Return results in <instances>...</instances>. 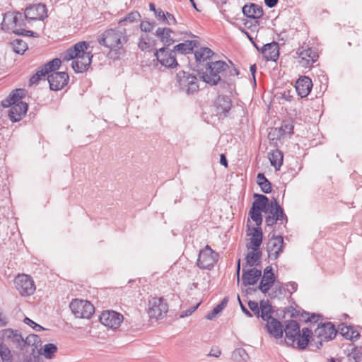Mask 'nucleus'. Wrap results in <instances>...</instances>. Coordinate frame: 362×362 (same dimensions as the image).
Listing matches in <instances>:
<instances>
[{"instance_id": "obj_1", "label": "nucleus", "mask_w": 362, "mask_h": 362, "mask_svg": "<svg viewBox=\"0 0 362 362\" xmlns=\"http://www.w3.org/2000/svg\"><path fill=\"white\" fill-rule=\"evenodd\" d=\"M129 37L125 29L115 28L107 29L98 37V42L110 49L109 55L114 59L124 55V46L128 42Z\"/></svg>"}, {"instance_id": "obj_2", "label": "nucleus", "mask_w": 362, "mask_h": 362, "mask_svg": "<svg viewBox=\"0 0 362 362\" xmlns=\"http://www.w3.org/2000/svg\"><path fill=\"white\" fill-rule=\"evenodd\" d=\"M286 337L285 342L288 346L304 350L308 345L312 331L303 328L301 331L298 323L295 320L288 321L284 329Z\"/></svg>"}, {"instance_id": "obj_3", "label": "nucleus", "mask_w": 362, "mask_h": 362, "mask_svg": "<svg viewBox=\"0 0 362 362\" xmlns=\"http://www.w3.org/2000/svg\"><path fill=\"white\" fill-rule=\"evenodd\" d=\"M24 94V90L16 89L13 90L9 95L1 101L4 107H11L8 117L13 122L20 121L28 110L26 103L21 101Z\"/></svg>"}, {"instance_id": "obj_4", "label": "nucleus", "mask_w": 362, "mask_h": 362, "mask_svg": "<svg viewBox=\"0 0 362 362\" xmlns=\"http://www.w3.org/2000/svg\"><path fill=\"white\" fill-rule=\"evenodd\" d=\"M23 16L21 13L8 12L4 14L3 21L1 23V28L8 33H13L16 35H22L25 36L37 37V34L31 31L25 30Z\"/></svg>"}, {"instance_id": "obj_5", "label": "nucleus", "mask_w": 362, "mask_h": 362, "mask_svg": "<svg viewBox=\"0 0 362 362\" xmlns=\"http://www.w3.org/2000/svg\"><path fill=\"white\" fill-rule=\"evenodd\" d=\"M337 332L331 322L322 323L315 329L312 340L309 341L310 350L320 349L323 341L334 339Z\"/></svg>"}, {"instance_id": "obj_6", "label": "nucleus", "mask_w": 362, "mask_h": 362, "mask_svg": "<svg viewBox=\"0 0 362 362\" xmlns=\"http://www.w3.org/2000/svg\"><path fill=\"white\" fill-rule=\"evenodd\" d=\"M229 69L228 65L223 61L218 60L206 63L205 71L202 78L204 82L211 85H217L225 72Z\"/></svg>"}, {"instance_id": "obj_7", "label": "nucleus", "mask_w": 362, "mask_h": 362, "mask_svg": "<svg viewBox=\"0 0 362 362\" xmlns=\"http://www.w3.org/2000/svg\"><path fill=\"white\" fill-rule=\"evenodd\" d=\"M177 82L180 89L187 94H192L199 89L197 78L184 71L177 74Z\"/></svg>"}, {"instance_id": "obj_8", "label": "nucleus", "mask_w": 362, "mask_h": 362, "mask_svg": "<svg viewBox=\"0 0 362 362\" xmlns=\"http://www.w3.org/2000/svg\"><path fill=\"white\" fill-rule=\"evenodd\" d=\"M267 212L269 215L266 217L265 222L269 226H272L276 224L277 221H281V223H286L288 221L283 209L280 206L275 198L271 200Z\"/></svg>"}, {"instance_id": "obj_9", "label": "nucleus", "mask_w": 362, "mask_h": 362, "mask_svg": "<svg viewBox=\"0 0 362 362\" xmlns=\"http://www.w3.org/2000/svg\"><path fill=\"white\" fill-rule=\"evenodd\" d=\"M218 254L214 251L210 246L206 245L199 252L197 264L202 269L211 270L218 259Z\"/></svg>"}, {"instance_id": "obj_10", "label": "nucleus", "mask_w": 362, "mask_h": 362, "mask_svg": "<svg viewBox=\"0 0 362 362\" xmlns=\"http://www.w3.org/2000/svg\"><path fill=\"white\" fill-rule=\"evenodd\" d=\"M72 313L78 318L89 319L94 313L93 305L88 300L75 299L70 303Z\"/></svg>"}, {"instance_id": "obj_11", "label": "nucleus", "mask_w": 362, "mask_h": 362, "mask_svg": "<svg viewBox=\"0 0 362 362\" xmlns=\"http://www.w3.org/2000/svg\"><path fill=\"white\" fill-rule=\"evenodd\" d=\"M168 305L163 298H152L148 304V315L152 319H160L166 315Z\"/></svg>"}, {"instance_id": "obj_12", "label": "nucleus", "mask_w": 362, "mask_h": 362, "mask_svg": "<svg viewBox=\"0 0 362 362\" xmlns=\"http://www.w3.org/2000/svg\"><path fill=\"white\" fill-rule=\"evenodd\" d=\"M0 342L12 349L21 350L23 337L18 330L5 329L0 332Z\"/></svg>"}, {"instance_id": "obj_13", "label": "nucleus", "mask_w": 362, "mask_h": 362, "mask_svg": "<svg viewBox=\"0 0 362 362\" xmlns=\"http://www.w3.org/2000/svg\"><path fill=\"white\" fill-rule=\"evenodd\" d=\"M16 288L23 296H31L36 288L32 277L27 274L18 275L14 281Z\"/></svg>"}, {"instance_id": "obj_14", "label": "nucleus", "mask_w": 362, "mask_h": 362, "mask_svg": "<svg viewBox=\"0 0 362 362\" xmlns=\"http://www.w3.org/2000/svg\"><path fill=\"white\" fill-rule=\"evenodd\" d=\"M99 320L104 326L115 329L120 326L124 320V317L116 311L107 310L101 313L99 316Z\"/></svg>"}, {"instance_id": "obj_15", "label": "nucleus", "mask_w": 362, "mask_h": 362, "mask_svg": "<svg viewBox=\"0 0 362 362\" xmlns=\"http://www.w3.org/2000/svg\"><path fill=\"white\" fill-rule=\"evenodd\" d=\"M284 251V238L273 235L267 243V252L270 259L276 260Z\"/></svg>"}, {"instance_id": "obj_16", "label": "nucleus", "mask_w": 362, "mask_h": 362, "mask_svg": "<svg viewBox=\"0 0 362 362\" xmlns=\"http://www.w3.org/2000/svg\"><path fill=\"white\" fill-rule=\"evenodd\" d=\"M47 8L45 4H35L25 8L24 17L28 21H42L47 16Z\"/></svg>"}, {"instance_id": "obj_17", "label": "nucleus", "mask_w": 362, "mask_h": 362, "mask_svg": "<svg viewBox=\"0 0 362 362\" xmlns=\"http://www.w3.org/2000/svg\"><path fill=\"white\" fill-rule=\"evenodd\" d=\"M155 56L160 64L165 67L173 68L178 65L174 51H168L166 48L163 47L156 51Z\"/></svg>"}, {"instance_id": "obj_18", "label": "nucleus", "mask_w": 362, "mask_h": 362, "mask_svg": "<svg viewBox=\"0 0 362 362\" xmlns=\"http://www.w3.org/2000/svg\"><path fill=\"white\" fill-rule=\"evenodd\" d=\"M48 82L51 90L62 89L68 83L69 76L66 72H52L48 75Z\"/></svg>"}, {"instance_id": "obj_19", "label": "nucleus", "mask_w": 362, "mask_h": 362, "mask_svg": "<svg viewBox=\"0 0 362 362\" xmlns=\"http://www.w3.org/2000/svg\"><path fill=\"white\" fill-rule=\"evenodd\" d=\"M93 54L90 52L84 51V54H80L78 57L72 62V68L77 73H82L86 71L92 62Z\"/></svg>"}, {"instance_id": "obj_20", "label": "nucleus", "mask_w": 362, "mask_h": 362, "mask_svg": "<svg viewBox=\"0 0 362 362\" xmlns=\"http://www.w3.org/2000/svg\"><path fill=\"white\" fill-rule=\"evenodd\" d=\"M88 46L89 44L85 41L79 42L63 52L62 58L64 61H74L80 54H84V51L88 49Z\"/></svg>"}, {"instance_id": "obj_21", "label": "nucleus", "mask_w": 362, "mask_h": 362, "mask_svg": "<svg viewBox=\"0 0 362 362\" xmlns=\"http://www.w3.org/2000/svg\"><path fill=\"white\" fill-rule=\"evenodd\" d=\"M297 53L299 56V63L305 67L311 66L318 58L317 54L310 48L302 47L298 49Z\"/></svg>"}, {"instance_id": "obj_22", "label": "nucleus", "mask_w": 362, "mask_h": 362, "mask_svg": "<svg viewBox=\"0 0 362 362\" xmlns=\"http://www.w3.org/2000/svg\"><path fill=\"white\" fill-rule=\"evenodd\" d=\"M262 276V271L257 268L243 269L242 281L245 286L255 285Z\"/></svg>"}, {"instance_id": "obj_23", "label": "nucleus", "mask_w": 362, "mask_h": 362, "mask_svg": "<svg viewBox=\"0 0 362 362\" xmlns=\"http://www.w3.org/2000/svg\"><path fill=\"white\" fill-rule=\"evenodd\" d=\"M215 107L217 115L225 117L231 109V100L228 96L219 95L215 101Z\"/></svg>"}, {"instance_id": "obj_24", "label": "nucleus", "mask_w": 362, "mask_h": 362, "mask_svg": "<svg viewBox=\"0 0 362 362\" xmlns=\"http://www.w3.org/2000/svg\"><path fill=\"white\" fill-rule=\"evenodd\" d=\"M295 87L298 95L305 98L311 91L313 83L309 77L302 76L297 80Z\"/></svg>"}, {"instance_id": "obj_25", "label": "nucleus", "mask_w": 362, "mask_h": 362, "mask_svg": "<svg viewBox=\"0 0 362 362\" xmlns=\"http://www.w3.org/2000/svg\"><path fill=\"white\" fill-rule=\"evenodd\" d=\"M261 52L267 61L276 62L279 56V45L275 42L268 43L263 46Z\"/></svg>"}, {"instance_id": "obj_26", "label": "nucleus", "mask_w": 362, "mask_h": 362, "mask_svg": "<svg viewBox=\"0 0 362 362\" xmlns=\"http://www.w3.org/2000/svg\"><path fill=\"white\" fill-rule=\"evenodd\" d=\"M268 332L276 339H280L283 336V325L276 318H270L266 325Z\"/></svg>"}, {"instance_id": "obj_27", "label": "nucleus", "mask_w": 362, "mask_h": 362, "mask_svg": "<svg viewBox=\"0 0 362 362\" xmlns=\"http://www.w3.org/2000/svg\"><path fill=\"white\" fill-rule=\"evenodd\" d=\"M243 13L248 18L258 19L262 16L263 10L261 6L255 4H250L243 7Z\"/></svg>"}, {"instance_id": "obj_28", "label": "nucleus", "mask_w": 362, "mask_h": 362, "mask_svg": "<svg viewBox=\"0 0 362 362\" xmlns=\"http://www.w3.org/2000/svg\"><path fill=\"white\" fill-rule=\"evenodd\" d=\"M40 341V338L36 334H29L25 339L23 338V343H22V349H26L27 352L32 354L35 353L37 348V344Z\"/></svg>"}, {"instance_id": "obj_29", "label": "nucleus", "mask_w": 362, "mask_h": 362, "mask_svg": "<svg viewBox=\"0 0 362 362\" xmlns=\"http://www.w3.org/2000/svg\"><path fill=\"white\" fill-rule=\"evenodd\" d=\"M255 201L252 204L254 210L261 211L263 212H267V207L269 208L270 202L269 199L263 194H255Z\"/></svg>"}, {"instance_id": "obj_30", "label": "nucleus", "mask_w": 362, "mask_h": 362, "mask_svg": "<svg viewBox=\"0 0 362 362\" xmlns=\"http://www.w3.org/2000/svg\"><path fill=\"white\" fill-rule=\"evenodd\" d=\"M214 54V52L208 47H201L197 50L194 53V57L196 62L199 64H206L208 60H210L211 57Z\"/></svg>"}, {"instance_id": "obj_31", "label": "nucleus", "mask_w": 362, "mask_h": 362, "mask_svg": "<svg viewBox=\"0 0 362 362\" xmlns=\"http://www.w3.org/2000/svg\"><path fill=\"white\" fill-rule=\"evenodd\" d=\"M268 158L270 163L275 168L276 170H279L283 163V153L279 149H275L269 153Z\"/></svg>"}, {"instance_id": "obj_32", "label": "nucleus", "mask_w": 362, "mask_h": 362, "mask_svg": "<svg viewBox=\"0 0 362 362\" xmlns=\"http://www.w3.org/2000/svg\"><path fill=\"white\" fill-rule=\"evenodd\" d=\"M275 276L262 275L258 288L263 293H267L275 282Z\"/></svg>"}, {"instance_id": "obj_33", "label": "nucleus", "mask_w": 362, "mask_h": 362, "mask_svg": "<svg viewBox=\"0 0 362 362\" xmlns=\"http://www.w3.org/2000/svg\"><path fill=\"white\" fill-rule=\"evenodd\" d=\"M252 230L250 238L251 248L252 250L257 251L262 242V231L259 228H254Z\"/></svg>"}, {"instance_id": "obj_34", "label": "nucleus", "mask_w": 362, "mask_h": 362, "mask_svg": "<svg viewBox=\"0 0 362 362\" xmlns=\"http://www.w3.org/2000/svg\"><path fill=\"white\" fill-rule=\"evenodd\" d=\"M171 33L172 30L170 28H158L156 30V35L165 45L169 46L174 42V40L171 37Z\"/></svg>"}, {"instance_id": "obj_35", "label": "nucleus", "mask_w": 362, "mask_h": 362, "mask_svg": "<svg viewBox=\"0 0 362 362\" xmlns=\"http://www.w3.org/2000/svg\"><path fill=\"white\" fill-rule=\"evenodd\" d=\"M197 44L195 40H187L175 46L174 49L182 54H187L191 52Z\"/></svg>"}, {"instance_id": "obj_36", "label": "nucleus", "mask_w": 362, "mask_h": 362, "mask_svg": "<svg viewBox=\"0 0 362 362\" xmlns=\"http://www.w3.org/2000/svg\"><path fill=\"white\" fill-rule=\"evenodd\" d=\"M257 182L262 191L264 193H269L272 191V184L263 173H258Z\"/></svg>"}, {"instance_id": "obj_37", "label": "nucleus", "mask_w": 362, "mask_h": 362, "mask_svg": "<svg viewBox=\"0 0 362 362\" xmlns=\"http://www.w3.org/2000/svg\"><path fill=\"white\" fill-rule=\"evenodd\" d=\"M272 307L267 301L262 300L260 302V312L259 316L263 320H269L270 318H274L271 315Z\"/></svg>"}, {"instance_id": "obj_38", "label": "nucleus", "mask_w": 362, "mask_h": 362, "mask_svg": "<svg viewBox=\"0 0 362 362\" xmlns=\"http://www.w3.org/2000/svg\"><path fill=\"white\" fill-rule=\"evenodd\" d=\"M340 329L341 334L348 339L355 340L359 337V333L351 327L344 326Z\"/></svg>"}, {"instance_id": "obj_39", "label": "nucleus", "mask_w": 362, "mask_h": 362, "mask_svg": "<svg viewBox=\"0 0 362 362\" xmlns=\"http://www.w3.org/2000/svg\"><path fill=\"white\" fill-rule=\"evenodd\" d=\"M57 351V347L54 344H46L44 345L42 352L41 353L46 358L51 359L54 356Z\"/></svg>"}, {"instance_id": "obj_40", "label": "nucleus", "mask_w": 362, "mask_h": 362, "mask_svg": "<svg viewBox=\"0 0 362 362\" xmlns=\"http://www.w3.org/2000/svg\"><path fill=\"white\" fill-rule=\"evenodd\" d=\"M0 357L2 362H13L11 350L8 346L0 342Z\"/></svg>"}, {"instance_id": "obj_41", "label": "nucleus", "mask_w": 362, "mask_h": 362, "mask_svg": "<svg viewBox=\"0 0 362 362\" xmlns=\"http://www.w3.org/2000/svg\"><path fill=\"white\" fill-rule=\"evenodd\" d=\"M260 258L261 252L258 250H252V252L247 253L245 259L247 264L250 267H253L259 261Z\"/></svg>"}, {"instance_id": "obj_42", "label": "nucleus", "mask_w": 362, "mask_h": 362, "mask_svg": "<svg viewBox=\"0 0 362 362\" xmlns=\"http://www.w3.org/2000/svg\"><path fill=\"white\" fill-rule=\"evenodd\" d=\"M139 48L142 51L151 50L150 37L148 35H141L138 42Z\"/></svg>"}, {"instance_id": "obj_43", "label": "nucleus", "mask_w": 362, "mask_h": 362, "mask_svg": "<svg viewBox=\"0 0 362 362\" xmlns=\"http://www.w3.org/2000/svg\"><path fill=\"white\" fill-rule=\"evenodd\" d=\"M62 61L60 59L55 58L43 66V68L47 71V74L49 75V72H52L57 69L61 65Z\"/></svg>"}, {"instance_id": "obj_44", "label": "nucleus", "mask_w": 362, "mask_h": 362, "mask_svg": "<svg viewBox=\"0 0 362 362\" xmlns=\"http://www.w3.org/2000/svg\"><path fill=\"white\" fill-rule=\"evenodd\" d=\"M13 50L17 54H23L28 49V45L22 40H16L13 43Z\"/></svg>"}, {"instance_id": "obj_45", "label": "nucleus", "mask_w": 362, "mask_h": 362, "mask_svg": "<svg viewBox=\"0 0 362 362\" xmlns=\"http://www.w3.org/2000/svg\"><path fill=\"white\" fill-rule=\"evenodd\" d=\"M349 359L354 360L355 362H362V350L361 348L354 347L351 349L349 354Z\"/></svg>"}, {"instance_id": "obj_46", "label": "nucleus", "mask_w": 362, "mask_h": 362, "mask_svg": "<svg viewBox=\"0 0 362 362\" xmlns=\"http://www.w3.org/2000/svg\"><path fill=\"white\" fill-rule=\"evenodd\" d=\"M47 71H45L43 66L40 67L37 72L30 78V85L36 84L41 79L42 76L47 75Z\"/></svg>"}, {"instance_id": "obj_47", "label": "nucleus", "mask_w": 362, "mask_h": 362, "mask_svg": "<svg viewBox=\"0 0 362 362\" xmlns=\"http://www.w3.org/2000/svg\"><path fill=\"white\" fill-rule=\"evenodd\" d=\"M261 212V211L254 210L253 209H251L250 211L251 218L257 226L260 225L262 222V216Z\"/></svg>"}, {"instance_id": "obj_48", "label": "nucleus", "mask_w": 362, "mask_h": 362, "mask_svg": "<svg viewBox=\"0 0 362 362\" xmlns=\"http://www.w3.org/2000/svg\"><path fill=\"white\" fill-rule=\"evenodd\" d=\"M140 17L139 13L137 11H133L127 15L124 18L119 21V23L124 22L133 23L136 21Z\"/></svg>"}, {"instance_id": "obj_49", "label": "nucleus", "mask_w": 362, "mask_h": 362, "mask_svg": "<svg viewBox=\"0 0 362 362\" xmlns=\"http://www.w3.org/2000/svg\"><path fill=\"white\" fill-rule=\"evenodd\" d=\"M154 14L156 16V17H158V18L160 21H162L163 22H165L167 24L170 25V23L168 21L166 15L161 8H158L156 10H155Z\"/></svg>"}, {"instance_id": "obj_50", "label": "nucleus", "mask_w": 362, "mask_h": 362, "mask_svg": "<svg viewBox=\"0 0 362 362\" xmlns=\"http://www.w3.org/2000/svg\"><path fill=\"white\" fill-rule=\"evenodd\" d=\"M24 322L25 324H27L28 325H29L30 327H33V329L36 332H39V331L45 329L42 326L37 324L36 322H35L34 321H33L32 320H30L28 317H25L24 319Z\"/></svg>"}, {"instance_id": "obj_51", "label": "nucleus", "mask_w": 362, "mask_h": 362, "mask_svg": "<svg viewBox=\"0 0 362 362\" xmlns=\"http://www.w3.org/2000/svg\"><path fill=\"white\" fill-rule=\"evenodd\" d=\"M199 305H200V303H197L194 306L190 307L189 309L182 311L180 314V317L184 318V317L191 315L198 308Z\"/></svg>"}, {"instance_id": "obj_52", "label": "nucleus", "mask_w": 362, "mask_h": 362, "mask_svg": "<svg viewBox=\"0 0 362 362\" xmlns=\"http://www.w3.org/2000/svg\"><path fill=\"white\" fill-rule=\"evenodd\" d=\"M154 26V23H151L148 21H142L140 24L141 30L145 33L151 32L153 29Z\"/></svg>"}, {"instance_id": "obj_53", "label": "nucleus", "mask_w": 362, "mask_h": 362, "mask_svg": "<svg viewBox=\"0 0 362 362\" xmlns=\"http://www.w3.org/2000/svg\"><path fill=\"white\" fill-rule=\"evenodd\" d=\"M222 310L223 309L221 308V306L217 305L215 308H214V309L211 312H209L206 315V318L207 320H213Z\"/></svg>"}, {"instance_id": "obj_54", "label": "nucleus", "mask_w": 362, "mask_h": 362, "mask_svg": "<svg viewBox=\"0 0 362 362\" xmlns=\"http://www.w3.org/2000/svg\"><path fill=\"white\" fill-rule=\"evenodd\" d=\"M248 307L255 313V315H257L258 317L259 316L260 305L259 306L257 302L250 300L248 302Z\"/></svg>"}, {"instance_id": "obj_55", "label": "nucleus", "mask_w": 362, "mask_h": 362, "mask_svg": "<svg viewBox=\"0 0 362 362\" xmlns=\"http://www.w3.org/2000/svg\"><path fill=\"white\" fill-rule=\"evenodd\" d=\"M286 286L288 291L292 293L297 290L298 284L296 282L291 281L288 283Z\"/></svg>"}, {"instance_id": "obj_56", "label": "nucleus", "mask_w": 362, "mask_h": 362, "mask_svg": "<svg viewBox=\"0 0 362 362\" xmlns=\"http://www.w3.org/2000/svg\"><path fill=\"white\" fill-rule=\"evenodd\" d=\"M264 3L269 8H272L277 4L278 0H264Z\"/></svg>"}, {"instance_id": "obj_57", "label": "nucleus", "mask_w": 362, "mask_h": 362, "mask_svg": "<svg viewBox=\"0 0 362 362\" xmlns=\"http://www.w3.org/2000/svg\"><path fill=\"white\" fill-rule=\"evenodd\" d=\"M263 275H272V276H275L274 274L272 272V267L271 266H267L264 270V273H263Z\"/></svg>"}, {"instance_id": "obj_58", "label": "nucleus", "mask_w": 362, "mask_h": 362, "mask_svg": "<svg viewBox=\"0 0 362 362\" xmlns=\"http://www.w3.org/2000/svg\"><path fill=\"white\" fill-rule=\"evenodd\" d=\"M220 163L225 167L228 165V161L224 154H221L220 156Z\"/></svg>"}, {"instance_id": "obj_59", "label": "nucleus", "mask_w": 362, "mask_h": 362, "mask_svg": "<svg viewBox=\"0 0 362 362\" xmlns=\"http://www.w3.org/2000/svg\"><path fill=\"white\" fill-rule=\"evenodd\" d=\"M281 129L284 131V132H286L287 131V132L288 134H291L292 130H293V126L292 125H290V124H286L284 126H282L281 127Z\"/></svg>"}, {"instance_id": "obj_60", "label": "nucleus", "mask_w": 362, "mask_h": 362, "mask_svg": "<svg viewBox=\"0 0 362 362\" xmlns=\"http://www.w3.org/2000/svg\"><path fill=\"white\" fill-rule=\"evenodd\" d=\"M221 354V351L220 350H218V349L216 351L211 350L210 351L209 356H214V357H219Z\"/></svg>"}, {"instance_id": "obj_61", "label": "nucleus", "mask_w": 362, "mask_h": 362, "mask_svg": "<svg viewBox=\"0 0 362 362\" xmlns=\"http://www.w3.org/2000/svg\"><path fill=\"white\" fill-rule=\"evenodd\" d=\"M319 319V315L312 314L311 316L308 319L309 322H317Z\"/></svg>"}, {"instance_id": "obj_62", "label": "nucleus", "mask_w": 362, "mask_h": 362, "mask_svg": "<svg viewBox=\"0 0 362 362\" xmlns=\"http://www.w3.org/2000/svg\"><path fill=\"white\" fill-rule=\"evenodd\" d=\"M240 306L243 312L248 317H252L251 313L240 303Z\"/></svg>"}, {"instance_id": "obj_63", "label": "nucleus", "mask_w": 362, "mask_h": 362, "mask_svg": "<svg viewBox=\"0 0 362 362\" xmlns=\"http://www.w3.org/2000/svg\"><path fill=\"white\" fill-rule=\"evenodd\" d=\"M228 298H226H226H224L222 300V301H221L219 304H218V305L219 306H221V308L222 309H223V308L226 306V305H227V303H228Z\"/></svg>"}, {"instance_id": "obj_64", "label": "nucleus", "mask_w": 362, "mask_h": 362, "mask_svg": "<svg viewBox=\"0 0 362 362\" xmlns=\"http://www.w3.org/2000/svg\"><path fill=\"white\" fill-rule=\"evenodd\" d=\"M166 16H167V18H168V21H169L170 23H171V22H173V23H175V17H174L172 14H170V13H167Z\"/></svg>"}]
</instances>
